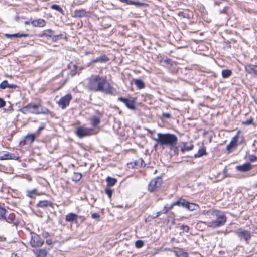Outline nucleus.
Wrapping results in <instances>:
<instances>
[{"label":"nucleus","mask_w":257,"mask_h":257,"mask_svg":"<svg viewBox=\"0 0 257 257\" xmlns=\"http://www.w3.org/2000/svg\"><path fill=\"white\" fill-rule=\"evenodd\" d=\"M87 88L93 92H101L109 94L113 93V88L107 81L106 78L98 75H92L88 79Z\"/></svg>","instance_id":"obj_1"},{"label":"nucleus","mask_w":257,"mask_h":257,"mask_svg":"<svg viewBox=\"0 0 257 257\" xmlns=\"http://www.w3.org/2000/svg\"><path fill=\"white\" fill-rule=\"evenodd\" d=\"M157 136L158 138L154 139V140L163 146L165 145L173 147L176 145L178 141L177 136L172 134H162L159 133L157 134Z\"/></svg>","instance_id":"obj_2"},{"label":"nucleus","mask_w":257,"mask_h":257,"mask_svg":"<svg viewBox=\"0 0 257 257\" xmlns=\"http://www.w3.org/2000/svg\"><path fill=\"white\" fill-rule=\"evenodd\" d=\"M208 215H211L216 217V220L209 223L208 226L213 228L219 227L224 225L227 220L225 214L218 210L208 211Z\"/></svg>","instance_id":"obj_3"},{"label":"nucleus","mask_w":257,"mask_h":257,"mask_svg":"<svg viewBox=\"0 0 257 257\" xmlns=\"http://www.w3.org/2000/svg\"><path fill=\"white\" fill-rule=\"evenodd\" d=\"M75 134L79 138H81L85 136L94 135L95 133L92 128L81 126L76 128Z\"/></svg>","instance_id":"obj_4"},{"label":"nucleus","mask_w":257,"mask_h":257,"mask_svg":"<svg viewBox=\"0 0 257 257\" xmlns=\"http://www.w3.org/2000/svg\"><path fill=\"white\" fill-rule=\"evenodd\" d=\"M136 98H131V99L124 98L122 97H119L118 98V100L123 102L125 105L127 107V108L131 110H135V102Z\"/></svg>","instance_id":"obj_5"},{"label":"nucleus","mask_w":257,"mask_h":257,"mask_svg":"<svg viewBox=\"0 0 257 257\" xmlns=\"http://www.w3.org/2000/svg\"><path fill=\"white\" fill-rule=\"evenodd\" d=\"M162 183V180L161 178H155L152 179L148 185V190L150 192H153L159 188Z\"/></svg>","instance_id":"obj_6"},{"label":"nucleus","mask_w":257,"mask_h":257,"mask_svg":"<svg viewBox=\"0 0 257 257\" xmlns=\"http://www.w3.org/2000/svg\"><path fill=\"white\" fill-rule=\"evenodd\" d=\"M72 99V97L70 94H68L61 97L58 102L59 106L62 109H65L69 105L70 102Z\"/></svg>","instance_id":"obj_7"},{"label":"nucleus","mask_w":257,"mask_h":257,"mask_svg":"<svg viewBox=\"0 0 257 257\" xmlns=\"http://www.w3.org/2000/svg\"><path fill=\"white\" fill-rule=\"evenodd\" d=\"M236 233L241 239H244L246 242H248L251 238L250 231L241 228L238 229Z\"/></svg>","instance_id":"obj_8"},{"label":"nucleus","mask_w":257,"mask_h":257,"mask_svg":"<svg viewBox=\"0 0 257 257\" xmlns=\"http://www.w3.org/2000/svg\"><path fill=\"white\" fill-rule=\"evenodd\" d=\"M239 132L235 135L231 139L230 143L226 146V150L230 152L232 149L236 147L238 145V140L239 138Z\"/></svg>","instance_id":"obj_9"},{"label":"nucleus","mask_w":257,"mask_h":257,"mask_svg":"<svg viewBox=\"0 0 257 257\" xmlns=\"http://www.w3.org/2000/svg\"><path fill=\"white\" fill-rule=\"evenodd\" d=\"M245 70L249 74L257 78V65L247 64L245 66Z\"/></svg>","instance_id":"obj_10"},{"label":"nucleus","mask_w":257,"mask_h":257,"mask_svg":"<svg viewBox=\"0 0 257 257\" xmlns=\"http://www.w3.org/2000/svg\"><path fill=\"white\" fill-rule=\"evenodd\" d=\"M2 220H5L14 226H17L18 224V221L15 219V215L13 213L9 214L8 216H7L6 214Z\"/></svg>","instance_id":"obj_11"},{"label":"nucleus","mask_w":257,"mask_h":257,"mask_svg":"<svg viewBox=\"0 0 257 257\" xmlns=\"http://www.w3.org/2000/svg\"><path fill=\"white\" fill-rule=\"evenodd\" d=\"M49 110L41 105H33V113L36 114H47Z\"/></svg>","instance_id":"obj_12"},{"label":"nucleus","mask_w":257,"mask_h":257,"mask_svg":"<svg viewBox=\"0 0 257 257\" xmlns=\"http://www.w3.org/2000/svg\"><path fill=\"white\" fill-rule=\"evenodd\" d=\"M18 159H19V157L13 153H10L8 152H3L0 153L1 160L7 159L17 160Z\"/></svg>","instance_id":"obj_13"},{"label":"nucleus","mask_w":257,"mask_h":257,"mask_svg":"<svg viewBox=\"0 0 257 257\" xmlns=\"http://www.w3.org/2000/svg\"><path fill=\"white\" fill-rule=\"evenodd\" d=\"M32 143V134H29L26 135L23 140L21 141L20 144L22 146L31 145Z\"/></svg>","instance_id":"obj_14"},{"label":"nucleus","mask_w":257,"mask_h":257,"mask_svg":"<svg viewBox=\"0 0 257 257\" xmlns=\"http://www.w3.org/2000/svg\"><path fill=\"white\" fill-rule=\"evenodd\" d=\"M236 168L237 170L246 172L250 170L252 168V165L249 163H245L242 165L237 166Z\"/></svg>","instance_id":"obj_15"},{"label":"nucleus","mask_w":257,"mask_h":257,"mask_svg":"<svg viewBox=\"0 0 257 257\" xmlns=\"http://www.w3.org/2000/svg\"><path fill=\"white\" fill-rule=\"evenodd\" d=\"M44 242V240L41 239L39 235L33 233V246H42Z\"/></svg>","instance_id":"obj_16"},{"label":"nucleus","mask_w":257,"mask_h":257,"mask_svg":"<svg viewBox=\"0 0 257 257\" xmlns=\"http://www.w3.org/2000/svg\"><path fill=\"white\" fill-rule=\"evenodd\" d=\"M187 201L184 199H180L178 201L173 202L169 207V209H171L174 206H182L185 208L186 206Z\"/></svg>","instance_id":"obj_17"},{"label":"nucleus","mask_w":257,"mask_h":257,"mask_svg":"<svg viewBox=\"0 0 257 257\" xmlns=\"http://www.w3.org/2000/svg\"><path fill=\"white\" fill-rule=\"evenodd\" d=\"M86 11L84 9H80L75 10L73 16L75 18H81L86 16Z\"/></svg>","instance_id":"obj_18"},{"label":"nucleus","mask_w":257,"mask_h":257,"mask_svg":"<svg viewBox=\"0 0 257 257\" xmlns=\"http://www.w3.org/2000/svg\"><path fill=\"white\" fill-rule=\"evenodd\" d=\"M36 257H46L48 253L47 250L45 249H36L33 250Z\"/></svg>","instance_id":"obj_19"},{"label":"nucleus","mask_w":257,"mask_h":257,"mask_svg":"<svg viewBox=\"0 0 257 257\" xmlns=\"http://www.w3.org/2000/svg\"><path fill=\"white\" fill-rule=\"evenodd\" d=\"M78 218L77 215L73 213H70L66 215V220L68 222H73L76 221Z\"/></svg>","instance_id":"obj_20"},{"label":"nucleus","mask_w":257,"mask_h":257,"mask_svg":"<svg viewBox=\"0 0 257 257\" xmlns=\"http://www.w3.org/2000/svg\"><path fill=\"white\" fill-rule=\"evenodd\" d=\"M5 36L6 37H7L8 38H11L12 37L21 38L23 37H27L28 36V35L26 34L20 33H15V34H13L6 33V34H5Z\"/></svg>","instance_id":"obj_21"},{"label":"nucleus","mask_w":257,"mask_h":257,"mask_svg":"<svg viewBox=\"0 0 257 257\" xmlns=\"http://www.w3.org/2000/svg\"><path fill=\"white\" fill-rule=\"evenodd\" d=\"M182 143L183 144V146L181 148V151L183 153L186 151L192 150L194 147V146L192 143H190L189 145H188L187 143L183 142Z\"/></svg>","instance_id":"obj_22"},{"label":"nucleus","mask_w":257,"mask_h":257,"mask_svg":"<svg viewBox=\"0 0 257 257\" xmlns=\"http://www.w3.org/2000/svg\"><path fill=\"white\" fill-rule=\"evenodd\" d=\"M46 25V22L44 20L39 19L37 20H33V26L37 27H44Z\"/></svg>","instance_id":"obj_23"},{"label":"nucleus","mask_w":257,"mask_h":257,"mask_svg":"<svg viewBox=\"0 0 257 257\" xmlns=\"http://www.w3.org/2000/svg\"><path fill=\"white\" fill-rule=\"evenodd\" d=\"M108 61V58L105 55H103L99 58H96V59L92 60L91 62L92 63H97V62H106Z\"/></svg>","instance_id":"obj_24"},{"label":"nucleus","mask_w":257,"mask_h":257,"mask_svg":"<svg viewBox=\"0 0 257 257\" xmlns=\"http://www.w3.org/2000/svg\"><path fill=\"white\" fill-rule=\"evenodd\" d=\"M198 207V206L197 205L187 201L185 208L190 211H193L196 210Z\"/></svg>","instance_id":"obj_25"},{"label":"nucleus","mask_w":257,"mask_h":257,"mask_svg":"<svg viewBox=\"0 0 257 257\" xmlns=\"http://www.w3.org/2000/svg\"><path fill=\"white\" fill-rule=\"evenodd\" d=\"M135 84L137 88L139 89H143L145 87V84L144 82L141 79H137L135 80Z\"/></svg>","instance_id":"obj_26"},{"label":"nucleus","mask_w":257,"mask_h":257,"mask_svg":"<svg viewBox=\"0 0 257 257\" xmlns=\"http://www.w3.org/2000/svg\"><path fill=\"white\" fill-rule=\"evenodd\" d=\"M32 108V106L31 104H29L26 106L22 108L21 109V111L24 114H26L29 112H31V109Z\"/></svg>","instance_id":"obj_27"},{"label":"nucleus","mask_w":257,"mask_h":257,"mask_svg":"<svg viewBox=\"0 0 257 257\" xmlns=\"http://www.w3.org/2000/svg\"><path fill=\"white\" fill-rule=\"evenodd\" d=\"M107 185L109 186H114L117 182V180L110 177H107L106 178Z\"/></svg>","instance_id":"obj_28"},{"label":"nucleus","mask_w":257,"mask_h":257,"mask_svg":"<svg viewBox=\"0 0 257 257\" xmlns=\"http://www.w3.org/2000/svg\"><path fill=\"white\" fill-rule=\"evenodd\" d=\"M207 154L206 152V149L204 146L202 147L198 150V152L197 154L195 155L196 157H200L203 156V155H205Z\"/></svg>","instance_id":"obj_29"},{"label":"nucleus","mask_w":257,"mask_h":257,"mask_svg":"<svg viewBox=\"0 0 257 257\" xmlns=\"http://www.w3.org/2000/svg\"><path fill=\"white\" fill-rule=\"evenodd\" d=\"M221 74L223 78H227L231 76L232 71L229 69H224L222 71Z\"/></svg>","instance_id":"obj_30"},{"label":"nucleus","mask_w":257,"mask_h":257,"mask_svg":"<svg viewBox=\"0 0 257 257\" xmlns=\"http://www.w3.org/2000/svg\"><path fill=\"white\" fill-rule=\"evenodd\" d=\"M82 178V174L80 173L79 172H74L73 176H72V180L74 181L78 182Z\"/></svg>","instance_id":"obj_31"},{"label":"nucleus","mask_w":257,"mask_h":257,"mask_svg":"<svg viewBox=\"0 0 257 257\" xmlns=\"http://www.w3.org/2000/svg\"><path fill=\"white\" fill-rule=\"evenodd\" d=\"M54 35V32L51 29H47L43 31V34L41 36H46L49 37H52Z\"/></svg>","instance_id":"obj_32"},{"label":"nucleus","mask_w":257,"mask_h":257,"mask_svg":"<svg viewBox=\"0 0 257 257\" xmlns=\"http://www.w3.org/2000/svg\"><path fill=\"white\" fill-rule=\"evenodd\" d=\"M51 8L52 9L55 10L60 12L62 14H64V11L59 5H56V4H54L51 6Z\"/></svg>","instance_id":"obj_33"},{"label":"nucleus","mask_w":257,"mask_h":257,"mask_svg":"<svg viewBox=\"0 0 257 257\" xmlns=\"http://www.w3.org/2000/svg\"><path fill=\"white\" fill-rule=\"evenodd\" d=\"M100 119L97 117H94L91 119V124L93 126H96L99 124Z\"/></svg>","instance_id":"obj_34"},{"label":"nucleus","mask_w":257,"mask_h":257,"mask_svg":"<svg viewBox=\"0 0 257 257\" xmlns=\"http://www.w3.org/2000/svg\"><path fill=\"white\" fill-rule=\"evenodd\" d=\"M49 202L47 201H40L37 204V206L38 207H47L48 206Z\"/></svg>","instance_id":"obj_35"},{"label":"nucleus","mask_w":257,"mask_h":257,"mask_svg":"<svg viewBox=\"0 0 257 257\" xmlns=\"http://www.w3.org/2000/svg\"><path fill=\"white\" fill-rule=\"evenodd\" d=\"M7 212V211L0 205V219L2 220L3 218Z\"/></svg>","instance_id":"obj_36"},{"label":"nucleus","mask_w":257,"mask_h":257,"mask_svg":"<svg viewBox=\"0 0 257 257\" xmlns=\"http://www.w3.org/2000/svg\"><path fill=\"white\" fill-rule=\"evenodd\" d=\"M127 4H131V5H134L137 6H140L144 5V3H140L138 1H133L131 0H129L128 1H127Z\"/></svg>","instance_id":"obj_37"},{"label":"nucleus","mask_w":257,"mask_h":257,"mask_svg":"<svg viewBox=\"0 0 257 257\" xmlns=\"http://www.w3.org/2000/svg\"><path fill=\"white\" fill-rule=\"evenodd\" d=\"M144 242L141 240H138L135 242V246L137 248H140L144 246Z\"/></svg>","instance_id":"obj_38"},{"label":"nucleus","mask_w":257,"mask_h":257,"mask_svg":"<svg viewBox=\"0 0 257 257\" xmlns=\"http://www.w3.org/2000/svg\"><path fill=\"white\" fill-rule=\"evenodd\" d=\"M8 82L7 80H4L0 83V88L5 89L8 88Z\"/></svg>","instance_id":"obj_39"},{"label":"nucleus","mask_w":257,"mask_h":257,"mask_svg":"<svg viewBox=\"0 0 257 257\" xmlns=\"http://www.w3.org/2000/svg\"><path fill=\"white\" fill-rule=\"evenodd\" d=\"M44 128V126H40L39 127L38 130V131L35 133V134H33V141H34L35 138L37 137L40 133V132L43 130Z\"/></svg>","instance_id":"obj_40"},{"label":"nucleus","mask_w":257,"mask_h":257,"mask_svg":"<svg viewBox=\"0 0 257 257\" xmlns=\"http://www.w3.org/2000/svg\"><path fill=\"white\" fill-rule=\"evenodd\" d=\"M136 164L141 167H144L146 165L144 160L142 158H140L138 160H137L136 162Z\"/></svg>","instance_id":"obj_41"},{"label":"nucleus","mask_w":257,"mask_h":257,"mask_svg":"<svg viewBox=\"0 0 257 257\" xmlns=\"http://www.w3.org/2000/svg\"><path fill=\"white\" fill-rule=\"evenodd\" d=\"M177 257H188V255L186 252H176Z\"/></svg>","instance_id":"obj_42"},{"label":"nucleus","mask_w":257,"mask_h":257,"mask_svg":"<svg viewBox=\"0 0 257 257\" xmlns=\"http://www.w3.org/2000/svg\"><path fill=\"white\" fill-rule=\"evenodd\" d=\"M106 194H107L109 198H110L112 196L113 191L110 188H106L105 190Z\"/></svg>","instance_id":"obj_43"},{"label":"nucleus","mask_w":257,"mask_h":257,"mask_svg":"<svg viewBox=\"0 0 257 257\" xmlns=\"http://www.w3.org/2000/svg\"><path fill=\"white\" fill-rule=\"evenodd\" d=\"M91 217L92 218L97 219L98 220H99L100 219V215L97 213H94L92 214Z\"/></svg>","instance_id":"obj_44"},{"label":"nucleus","mask_w":257,"mask_h":257,"mask_svg":"<svg viewBox=\"0 0 257 257\" xmlns=\"http://www.w3.org/2000/svg\"><path fill=\"white\" fill-rule=\"evenodd\" d=\"M179 15L183 18H189V15L184 12H180L179 13Z\"/></svg>","instance_id":"obj_45"},{"label":"nucleus","mask_w":257,"mask_h":257,"mask_svg":"<svg viewBox=\"0 0 257 257\" xmlns=\"http://www.w3.org/2000/svg\"><path fill=\"white\" fill-rule=\"evenodd\" d=\"M181 228L186 232H188L189 230V227L187 225H182Z\"/></svg>","instance_id":"obj_46"},{"label":"nucleus","mask_w":257,"mask_h":257,"mask_svg":"<svg viewBox=\"0 0 257 257\" xmlns=\"http://www.w3.org/2000/svg\"><path fill=\"white\" fill-rule=\"evenodd\" d=\"M249 159L251 162H254L257 160V157L254 155H251L249 156Z\"/></svg>","instance_id":"obj_47"},{"label":"nucleus","mask_w":257,"mask_h":257,"mask_svg":"<svg viewBox=\"0 0 257 257\" xmlns=\"http://www.w3.org/2000/svg\"><path fill=\"white\" fill-rule=\"evenodd\" d=\"M162 117L167 118H170L171 117V115L169 113H163L162 114Z\"/></svg>","instance_id":"obj_48"},{"label":"nucleus","mask_w":257,"mask_h":257,"mask_svg":"<svg viewBox=\"0 0 257 257\" xmlns=\"http://www.w3.org/2000/svg\"><path fill=\"white\" fill-rule=\"evenodd\" d=\"M6 105V102L3 99L0 98V108L4 107Z\"/></svg>","instance_id":"obj_49"},{"label":"nucleus","mask_w":257,"mask_h":257,"mask_svg":"<svg viewBox=\"0 0 257 257\" xmlns=\"http://www.w3.org/2000/svg\"><path fill=\"white\" fill-rule=\"evenodd\" d=\"M17 87V86L16 84H8V88H9L15 89Z\"/></svg>","instance_id":"obj_50"},{"label":"nucleus","mask_w":257,"mask_h":257,"mask_svg":"<svg viewBox=\"0 0 257 257\" xmlns=\"http://www.w3.org/2000/svg\"><path fill=\"white\" fill-rule=\"evenodd\" d=\"M252 122H253V119H249L247 120L244 122V123L246 124H247V125H249V124H252Z\"/></svg>","instance_id":"obj_51"},{"label":"nucleus","mask_w":257,"mask_h":257,"mask_svg":"<svg viewBox=\"0 0 257 257\" xmlns=\"http://www.w3.org/2000/svg\"><path fill=\"white\" fill-rule=\"evenodd\" d=\"M27 195L30 198H32V190L27 191Z\"/></svg>","instance_id":"obj_52"},{"label":"nucleus","mask_w":257,"mask_h":257,"mask_svg":"<svg viewBox=\"0 0 257 257\" xmlns=\"http://www.w3.org/2000/svg\"><path fill=\"white\" fill-rule=\"evenodd\" d=\"M169 210V208L167 209L166 207L165 206L161 211H162V213H166Z\"/></svg>","instance_id":"obj_53"},{"label":"nucleus","mask_w":257,"mask_h":257,"mask_svg":"<svg viewBox=\"0 0 257 257\" xmlns=\"http://www.w3.org/2000/svg\"><path fill=\"white\" fill-rule=\"evenodd\" d=\"M46 242L49 245H50V244H51L52 243V240L51 239H47Z\"/></svg>","instance_id":"obj_54"},{"label":"nucleus","mask_w":257,"mask_h":257,"mask_svg":"<svg viewBox=\"0 0 257 257\" xmlns=\"http://www.w3.org/2000/svg\"><path fill=\"white\" fill-rule=\"evenodd\" d=\"M161 214H163L162 211H159L156 213V216L154 217V218L158 217Z\"/></svg>","instance_id":"obj_55"},{"label":"nucleus","mask_w":257,"mask_h":257,"mask_svg":"<svg viewBox=\"0 0 257 257\" xmlns=\"http://www.w3.org/2000/svg\"><path fill=\"white\" fill-rule=\"evenodd\" d=\"M254 101H255V103L257 104V90L255 92V96H254Z\"/></svg>","instance_id":"obj_56"},{"label":"nucleus","mask_w":257,"mask_h":257,"mask_svg":"<svg viewBox=\"0 0 257 257\" xmlns=\"http://www.w3.org/2000/svg\"><path fill=\"white\" fill-rule=\"evenodd\" d=\"M43 236L44 237H47L48 236H49V234L48 232H45L43 233Z\"/></svg>","instance_id":"obj_57"},{"label":"nucleus","mask_w":257,"mask_h":257,"mask_svg":"<svg viewBox=\"0 0 257 257\" xmlns=\"http://www.w3.org/2000/svg\"><path fill=\"white\" fill-rule=\"evenodd\" d=\"M11 257H20L17 254L13 253L11 254Z\"/></svg>","instance_id":"obj_58"},{"label":"nucleus","mask_w":257,"mask_h":257,"mask_svg":"<svg viewBox=\"0 0 257 257\" xmlns=\"http://www.w3.org/2000/svg\"><path fill=\"white\" fill-rule=\"evenodd\" d=\"M93 51H86V52L85 53V55H89V54H93Z\"/></svg>","instance_id":"obj_59"},{"label":"nucleus","mask_w":257,"mask_h":257,"mask_svg":"<svg viewBox=\"0 0 257 257\" xmlns=\"http://www.w3.org/2000/svg\"><path fill=\"white\" fill-rule=\"evenodd\" d=\"M30 234L31 235V239H30V244H31V245L32 246V232H30Z\"/></svg>","instance_id":"obj_60"},{"label":"nucleus","mask_w":257,"mask_h":257,"mask_svg":"<svg viewBox=\"0 0 257 257\" xmlns=\"http://www.w3.org/2000/svg\"><path fill=\"white\" fill-rule=\"evenodd\" d=\"M122 2L126 3L127 4V1H128L129 0H120Z\"/></svg>","instance_id":"obj_61"},{"label":"nucleus","mask_w":257,"mask_h":257,"mask_svg":"<svg viewBox=\"0 0 257 257\" xmlns=\"http://www.w3.org/2000/svg\"><path fill=\"white\" fill-rule=\"evenodd\" d=\"M33 195L35 194H36V190L33 189Z\"/></svg>","instance_id":"obj_62"},{"label":"nucleus","mask_w":257,"mask_h":257,"mask_svg":"<svg viewBox=\"0 0 257 257\" xmlns=\"http://www.w3.org/2000/svg\"><path fill=\"white\" fill-rule=\"evenodd\" d=\"M57 37L58 38H59V37L61 38L62 37V35H58Z\"/></svg>","instance_id":"obj_63"},{"label":"nucleus","mask_w":257,"mask_h":257,"mask_svg":"<svg viewBox=\"0 0 257 257\" xmlns=\"http://www.w3.org/2000/svg\"><path fill=\"white\" fill-rule=\"evenodd\" d=\"M254 187H255V188H257V183L255 185Z\"/></svg>","instance_id":"obj_64"}]
</instances>
